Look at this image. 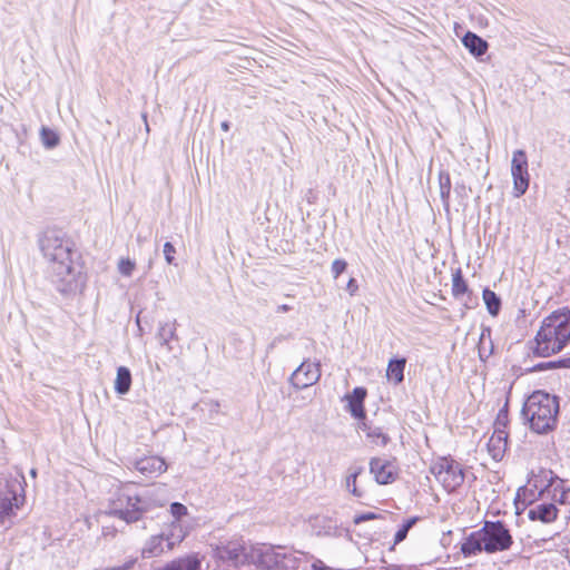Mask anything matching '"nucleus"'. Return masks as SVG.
I'll list each match as a JSON object with an SVG mask.
<instances>
[{"label": "nucleus", "instance_id": "25", "mask_svg": "<svg viewBox=\"0 0 570 570\" xmlns=\"http://www.w3.org/2000/svg\"><path fill=\"white\" fill-rule=\"evenodd\" d=\"M439 189L440 197L445 210L450 207V194H451V178L450 174L445 170L439 173Z\"/></svg>", "mask_w": 570, "mask_h": 570}, {"label": "nucleus", "instance_id": "30", "mask_svg": "<svg viewBox=\"0 0 570 570\" xmlns=\"http://www.w3.org/2000/svg\"><path fill=\"white\" fill-rule=\"evenodd\" d=\"M40 138H41L42 145L47 149H52V148L57 147L60 141L58 134L55 130H52L48 127H45V126L40 130Z\"/></svg>", "mask_w": 570, "mask_h": 570}, {"label": "nucleus", "instance_id": "49", "mask_svg": "<svg viewBox=\"0 0 570 570\" xmlns=\"http://www.w3.org/2000/svg\"><path fill=\"white\" fill-rule=\"evenodd\" d=\"M567 494H568V491H566V490H564V491L562 492V497L566 499V498H567Z\"/></svg>", "mask_w": 570, "mask_h": 570}, {"label": "nucleus", "instance_id": "20", "mask_svg": "<svg viewBox=\"0 0 570 570\" xmlns=\"http://www.w3.org/2000/svg\"><path fill=\"white\" fill-rule=\"evenodd\" d=\"M484 537L482 533V529L479 531H474L469 534L468 538L461 544V552L464 557L476 556L478 553L484 551Z\"/></svg>", "mask_w": 570, "mask_h": 570}, {"label": "nucleus", "instance_id": "45", "mask_svg": "<svg viewBox=\"0 0 570 570\" xmlns=\"http://www.w3.org/2000/svg\"><path fill=\"white\" fill-rule=\"evenodd\" d=\"M286 338V336L284 335H277L273 338V341L269 343V345L267 346V352L272 351L273 348H275L281 342H283L284 340Z\"/></svg>", "mask_w": 570, "mask_h": 570}, {"label": "nucleus", "instance_id": "37", "mask_svg": "<svg viewBox=\"0 0 570 570\" xmlns=\"http://www.w3.org/2000/svg\"><path fill=\"white\" fill-rule=\"evenodd\" d=\"M347 268V263L346 261L344 259H335L333 263H332V274H333V277L336 279L341 274H343Z\"/></svg>", "mask_w": 570, "mask_h": 570}, {"label": "nucleus", "instance_id": "27", "mask_svg": "<svg viewBox=\"0 0 570 570\" xmlns=\"http://www.w3.org/2000/svg\"><path fill=\"white\" fill-rule=\"evenodd\" d=\"M483 301L490 315L497 316L501 309V298L490 288L483 289Z\"/></svg>", "mask_w": 570, "mask_h": 570}, {"label": "nucleus", "instance_id": "43", "mask_svg": "<svg viewBox=\"0 0 570 570\" xmlns=\"http://www.w3.org/2000/svg\"><path fill=\"white\" fill-rule=\"evenodd\" d=\"M552 368H554V362L549 361V362H542V363L537 364L533 367V371H544V370H552Z\"/></svg>", "mask_w": 570, "mask_h": 570}, {"label": "nucleus", "instance_id": "11", "mask_svg": "<svg viewBox=\"0 0 570 570\" xmlns=\"http://www.w3.org/2000/svg\"><path fill=\"white\" fill-rule=\"evenodd\" d=\"M321 379L320 363L311 361H304L302 364L292 373L291 383L296 390H303L314 385Z\"/></svg>", "mask_w": 570, "mask_h": 570}, {"label": "nucleus", "instance_id": "5", "mask_svg": "<svg viewBox=\"0 0 570 570\" xmlns=\"http://www.w3.org/2000/svg\"><path fill=\"white\" fill-rule=\"evenodd\" d=\"M210 548L213 559L220 564L232 568L248 564L249 546L243 538L219 540L217 543H212Z\"/></svg>", "mask_w": 570, "mask_h": 570}, {"label": "nucleus", "instance_id": "6", "mask_svg": "<svg viewBox=\"0 0 570 570\" xmlns=\"http://www.w3.org/2000/svg\"><path fill=\"white\" fill-rule=\"evenodd\" d=\"M24 476L18 474L6 480V489L0 491V524L16 515L14 509H19L24 501Z\"/></svg>", "mask_w": 570, "mask_h": 570}, {"label": "nucleus", "instance_id": "34", "mask_svg": "<svg viewBox=\"0 0 570 570\" xmlns=\"http://www.w3.org/2000/svg\"><path fill=\"white\" fill-rule=\"evenodd\" d=\"M136 264L130 258H121L118 263V271L124 276H131Z\"/></svg>", "mask_w": 570, "mask_h": 570}, {"label": "nucleus", "instance_id": "15", "mask_svg": "<svg viewBox=\"0 0 570 570\" xmlns=\"http://www.w3.org/2000/svg\"><path fill=\"white\" fill-rule=\"evenodd\" d=\"M366 389L355 387L351 394H347V410L354 419H362L365 416L364 400L366 397Z\"/></svg>", "mask_w": 570, "mask_h": 570}, {"label": "nucleus", "instance_id": "12", "mask_svg": "<svg viewBox=\"0 0 570 570\" xmlns=\"http://www.w3.org/2000/svg\"><path fill=\"white\" fill-rule=\"evenodd\" d=\"M370 472L379 484H390L397 478L395 462L383 458H373L370 461Z\"/></svg>", "mask_w": 570, "mask_h": 570}, {"label": "nucleus", "instance_id": "28", "mask_svg": "<svg viewBox=\"0 0 570 570\" xmlns=\"http://www.w3.org/2000/svg\"><path fill=\"white\" fill-rule=\"evenodd\" d=\"M468 293H470L469 286L462 275L461 268H458L452 277V294L455 298H460Z\"/></svg>", "mask_w": 570, "mask_h": 570}, {"label": "nucleus", "instance_id": "2", "mask_svg": "<svg viewBox=\"0 0 570 570\" xmlns=\"http://www.w3.org/2000/svg\"><path fill=\"white\" fill-rule=\"evenodd\" d=\"M570 342V311H556L547 316L534 337L533 353L548 357L562 351Z\"/></svg>", "mask_w": 570, "mask_h": 570}, {"label": "nucleus", "instance_id": "35", "mask_svg": "<svg viewBox=\"0 0 570 570\" xmlns=\"http://www.w3.org/2000/svg\"><path fill=\"white\" fill-rule=\"evenodd\" d=\"M170 512L175 518V521L179 522L180 519L187 514V508L183 503L173 502L170 504Z\"/></svg>", "mask_w": 570, "mask_h": 570}, {"label": "nucleus", "instance_id": "36", "mask_svg": "<svg viewBox=\"0 0 570 570\" xmlns=\"http://www.w3.org/2000/svg\"><path fill=\"white\" fill-rule=\"evenodd\" d=\"M205 409L208 411V417L209 420L214 421L216 416L219 414L220 404L217 401H207L204 402Z\"/></svg>", "mask_w": 570, "mask_h": 570}, {"label": "nucleus", "instance_id": "38", "mask_svg": "<svg viewBox=\"0 0 570 570\" xmlns=\"http://www.w3.org/2000/svg\"><path fill=\"white\" fill-rule=\"evenodd\" d=\"M176 253V248L170 242H166L164 244V256L167 264L171 265L174 264L175 257L174 254Z\"/></svg>", "mask_w": 570, "mask_h": 570}, {"label": "nucleus", "instance_id": "24", "mask_svg": "<svg viewBox=\"0 0 570 570\" xmlns=\"http://www.w3.org/2000/svg\"><path fill=\"white\" fill-rule=\"evenodd\" d=\"M186 534L187 532L184 530L180 522L173 521L169 530L165 532L167 550H173L176 544L185 539Z\"/></svg>", "mask_w": 570, "mask_h": 570}, {"label": "nucleus", "instance_id": "13", "mask_svg": "<svg viewBox=\"0 0 570 570\" xmlns=\"http://www.w3.org/2000/svg\"><path fill=\"white\" fill-rule=\"evenodd\" d=\"M202 560L198 554H187L185 557L176 558L161 567L153 570H200Z\"/></svg>", "mask_w": 570, "mask_h": 570}, {"label": "nucleus", "instance_id": "9", "mask_svg": "<svg viewBox=\"0 0 570 570\" xmlns=\"http://www.w3.org/2000/svg\"><path fill=\"white\" fill-rule=\"evenodd\" d=\"M281 547L266 543L249 544L248 564H254L259 570H272L278 568L282 560Z\"/></svg>", "mask_w": 570, "mask_h": 570}, {"label": "nucleus", "instance_id": "21", "mask_svg": "<svg viewBox=\"0 0 570 570\" xmlns=\"http://www.w3.org/2000/svg\"><path fill=\"white\" fill-rule=\"evenodd\" d=\"M307 556L303 552H283L279 560V570H299L302 564H307Z\"/></svg>", "mask_w": 570, "mask_h": 570}, {"label": "nucleus", "instance_id": "31", "mask_svg": "<svg viewBox=\"0 0 570 570\" xmlns=\"http://www.w3.org/2000/svg\"><path fill=\"white\" fill-rule=\"evenodd\" d=\"M366 438L370 440L371 443L381 446H385L390 442V436L383 432L382 428L374 425L371 429V431L366 434Z\"/></svg>", "mask_w": 570, "mask_h": 570}, {"label": "nucleus", "instance_id": "16", "mask_svg": "<svg viewBox=\"0 0 570 570\" xmlns=\"http://www.w3.org/2000/svg\"><path fill=\"white\" fill-rule=\"evenodd\" d=\"M167 550V542L165 531L158 535H151L144 544L141 549V557L144 559H150L159 557Z\"/></svg>", "mask_w": 570, "mask_h": 570}, {"label": "nucleus", "instance_id": "46", "mask_svg": "<svg viewBox=\"0 0 570 570\" xmlns=\"http://www.w3.org/2000/svg\"><path fill=\"white\" fill-rule=\"evenodd\" d=\"M291 309H292V306H289L287 304H282V305L277 306L276 312L277 313H286V312H289Z\"/></svg>", "mask_w": 570, "mask_h": 570}, {"label": "nucleus", "instance_id": "4", "mask_svg": "<svg viewBox=\"0 0 570 570\" xmlns=\"http://www.w3.org/2000/svg\"><path fill=\"white\" fill-rule=\"evenodd\" d=\"M521 414L529 423L531 431L548 434L558 423L559 399L546 391H534L525 400Z\"/></svg>", "mask_w": 570, "mask_h": 570}, {"label": "nucleus", "instance_id": "23", "mask_svg": "<svg viewBox=\"0 0 570 570\" xmlns=\"http://www.w3.org/2000/svg\"><path fill=\"white\" fill-rule=\"evenodd\" d=\"M131 386V372L126 366H119L117 368V375L115 380V391L119 395H125L129 392Z\"/></svg>", "mask_w": 570, "mask_h": 570}, {"label": "nucleus", "instance_id": "39", "mask_svg": "<svg viewBox=\"0 0 570 570\" xmlns=\"http://www.w3.org/2000/svg\"><path fill=\"white\" fill-rule=\"evenodd\" d=\"M377 518H379V515L376 513L368 511V512L355 514L354 518H353V522L355 524H360L362 522L374 520V519H377Z\"/></svg>", "mask_w": 570, "mask_h": 570}, {"label": "nucleus", "instance_id": "3", "mask_svg": "<svg viewBox=\"0 0 570 570\" xmlns=\"http://www.w3.org/2000/svg\"><path fill=\"white\" fill-rule=\"evenodd\" d=\"M154 507V501L147 493L140 494L132 485L124 484L110 494L105 513L130 524L139 521Z\"/></svg>", "mask_w": 570, "mask_h": 570}, {"label": "nucleus", "instance_id": "48", "mask_svg": "<svg viewBox=\"0 0 570 570\" xmlns=\"http://www.w3.org/2000/svg\"><path fill=\"white\" fill-rule=\"evenodd\" d=\"M30 473H31V475H32V476H36V473H37V472H36V470H35V469H32V470L30 471Z\"/></svg>", "mask_w": 570, "mask_h": 570}, {"label": "nucleus", "instance_id": "1", "mask_svg": "<svg viewBox=\"0 0 570 570\" xmlns=\"http://www.w3.org/2000/svg\"><path fill=\"white\" fill-rule=\"evenodd\" d=\"M40 250L49 264V278L62 295L76 294L86 284L82 267L75 261L73 242L59 229H47L39 238Z\"/></svg>", "mask_w": 570, "mask_h": 570}, {"label": "nucleus", "instance_id": "22", "mask_svg": "<svg viewBox=\"0 0 570 570\" xmlns=\"http://www.w3.org/2000/svg\"><path fill=\"white\" fill-rule=\"evenodd\" d=\"M406 365L405 357H394L391 358L387 368H386V377L394 385H399L404 380V370Z\"/></svg>", "mask_w": 570, "mask_h": 570}, {"label": "nucleus", "instance_id": "18", "mask_svg": "<svg viewBox=\"0 0 570 570\" xmlns=\"http://www.w3.org/2000/svg\"><path fill=\"white\" fill-rule=\"evenodd\" d=\"M508 448V432L499 430L493 432L488 442V450L494 461H501Z\"/></svg>", "mask_w": 570, "mask_h": 570}, {"label": "nucleus", "instance_id": "42", "mask_svg": "<svg viewBox=\"0 0 570 570\" xmlns=\"http://www.w3.org/2000/svg\"><path fill=\"white\" fill-rule=\"evenodd\" d=\"M554 362V368L563 367V368H570V356L569 357H560Z\"/></svg>", "mask_w": 570, "mask_h": 570}, {"label": "nucleus", "instance_id": "47", "mask_svg": "<svg viewBox=\"0 0 570 570\" xmlns=\"http://www.w3.org/2000/svg\"><path fill=\"white\" fill-rule=\"evenodd\" d=\"M229 122L228 121H223L220 124V128L224 130V131H228L229 130Z\"/></svg>", "mask_w": 570, "mask_h": 570}, {"label": "nucleus", "instance_id": "8", "mask_svg": "<svg viewBox=\"0 0 570 570\" xmlns=\"http://www.w3.org/2000/svg\"><path fill=\"white\" fill-rule=\"evenodd\" d=\"M484 551L494 553L510 549L513 543L510 530L502 521H485L482 528Z\"/></svg>", "mask_w": 570, "mask_h": 570}, {"label": "nucleus", "instance_id": "7", "mask_svg": "<svg viewBox=\"0 0 570 570\" xmlns=\"http://www.w3.org/2000/svg\"><path fill=\"white\" fill-rule=\"evenodd\" d=\"M430 471L448 492L455 491L464 482L463 469L453 459H439L431 465Z\"/></svg>", "mask_w": 570, "mask_h": 570}, {"label": "nucleus", "instance_id": "44", "mask_svg": "<svg viewBox=\"0 0 570 570\" xmlns=\"http://www.w3.org/2000/svg\"><path fill=\"white\" fill-rule=\"evenodd\" d=\"M358 289V285H357V282L355 278H350V281L347 282V285H346V291L351 294V295H354Z\"/></svg>", "mask_w": 570, "mask_h": 570}, {"label": "nucleus", "instance_id": "10", "mask_svg": "<svg viewBox=\"0 0 570 570\" xmlns=\"http://www.w3.org/2000/svg\"><path fill=\"white\" fill-rule=\"evenodd\" d=\"M514 197H521L529 187L528 158L522 149L513 153L511 161Z\"/></svg>", "mask_w": 570, "mask_h": 570}, {"label": "nucleus", "instance_id": "33", "mask_svg": "<svg viewBox=\"0 0 570 570\" xmlns=\"http://www.w3.org/2000/svg\"><path fill=\"white\" fill-rule=\"evenodd\" d=\"M361 472L362 468H357L346 476V488L356 497H361V493L356 487V479Z\"/></svg>", "mask_w": 570, "mask_h": 570}, {"label": "nucleus", "instance_id": "17", "mask_svg": "<svg viewBox=\"0 0 570 570\" xmlns=\"http://www.w3.org/2000/svg\"><path fill=\"white\" fill-rule=\"evenodd\" d=\"M558 517V509L553 503H540L532 507L528 511V518L531 521H541L543 523H551Z\"/></svg>", "mask_w": 570, "mask_h": 570}, {"label": "nucleus", "instance_id": "19", "mask_svg": "<svg viewBox=\"0 0 570 570\" xmlns=\"http://www.w3.org/2000/svg\"><path fill=\"white\" fill-rule=\"evenodd\" d=\"M462 43L475 58L482 57L489 48V43L482 37L472 31H468L462 37Z\"/></svg>", "mask_w": 570, "mask_h": 570}, {"label": "nucleus", "instance_id": "26", "mask_svg": "<svg viewBox=\"0 0 570 570\" xmlns=\"http://www.w3.org/2000/svg\"><path fill=\"white\" fill-rule=\"evenodd\" d=\"M176 336V321L174 322H166L159 325L157 337L160 341L161 345L167 346L168 350H171L169 346L170 340H173Z\"/></svg>", "mask_w": 570, "mask_h": 570}, {"label": "nucleus", "instance_id": "32", "mask_svg": "<svg viewBox=\"0 0 570 570\" xmlns=\"http://www.w3.org/2000/svg\"><path fill=\"white\" fill-rule=\"evenodd\" d=\"M509 423V411H508V403L504 404L502 409L499 410L497 419L494 421V431L498 432L499 430L507 431V426Z\"/></svg>", "mask_w": 570, "mask_h": 570}, {"label": "nucleus", "instance_id": "29", "mask_svg": "<svg viewBox=\"0 0 570 570\" xmlns=\"http://www.w3.org/2000/svg\"><path fill=\"white\" fill-rule=\"evenodd\" d=\"M420 521V517H411L406 519L399 528L394 535V544H399L407 537L409 531Z\"/></svg>", "mask_w": 570, "mask_h": 570}, {"label": "nucleus", "instance_id": "40", "mask_svg": "<svg viewBox=\"0 0 570 570\" xmlns=\"http://www.w3.org/2000/svg\"><path fill=\"white\" fill-rule=\"evenodd\" d=\"M136 562H137V558H130L120 566H115V567L105 568V569L98 568L95 570H130L134 568Z\"/></svg>", "mask_w": 570, "mask_h": 570}, {"label": "nucleus", "instance_id": "41", "mask_svg": "<svg viewBox=\"0 0 570 570\" xmlns=\"http://www.w3.org/2000/svg\"><path fill=\"white\" fill-rule=\"evenodd\" d=\"M357 420H358L357 430L364 432L366 435L371 431L373 425L367 421L366 415L364 417L357 419Z\"/></svg>", "mask_w": 570, "mask_h": 570}, {"label": "nucleus", "instance_id": "14", "mask_svg": "<svg viewBox=\"0 0 570 570\" xmlns=\"http://www.w3.org/2000/svg\"><path fill=\"white\" fill-rule=\"evenodd\" d=\"M135 468L144 475H159L166 471L167 464L164 459L153 455L138 460Z\"/></svg>", "mask_w": 570, "mask_h": 570}]
</instances>
